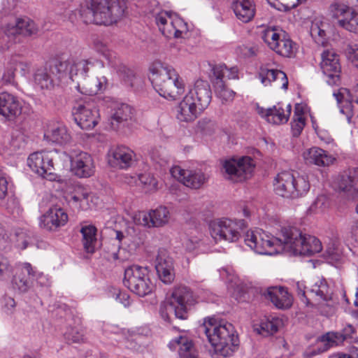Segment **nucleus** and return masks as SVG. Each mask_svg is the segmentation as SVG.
<instances>
[{
    "mask_svg": "<svg viewBox=\"0 0 358 358\" xmlns=\"http://www.w3.org/2000/svg\"><path fill=\"white\" fill-rule=\"evenodd\" d=\"M201 329L205 333L216 354L229 357L238 349L239 340L234 327L226 322L210 317L205 319Z\"/></svg>",
    "mask_w": 358,
    "mask_h": 358,
    "instance_id": "obj_1",
    "label": "nucleus"
},
{
    "mask_svg": "<svg viewBox=\"0 0 358 358\" xmlns=\"http://www.w3.org/2000/svg\"><path fill=\"white\" fill-rule=\"evenodd\" d=\"M81 64L73 56L65 54L57 55L45 62L43 67L37 69L34 80L41 89L51 90L55 82L60 81L67 75L73 79L78 75V66Z\"/></svg>",
    "mask_w": 358,
    "mask_h": 358,
    "instance_id": "obj_2",
    "label": "nucleus"
},
{
    "mask_svg": "<svg viewBox=\"0 0 358 358\" xmlns=\"http://www.w3.org/2000/svg\"><path fill=\"white\" fill-rule=\"evenodd\" d=\"M125 10L124 4L118 0H85L79 14L86 24L110 25L121 18Z\"/></svg>",
    "mask_w": 358,
    "mask_h": 358,
    "instance_id": "obj_3",
    "label": "nucleus"
},
{
    "mask_svg": "<svg viewBox=\"0 0 358 358\" xmlns=\"http://www.w3.org/2000/svg\"><path fill=\"white\" fill-rule=\"evenodd\" d=\"M211 94L210 87L207 81L196 80L194 88H189L180 101V121L194 120L210 104Z\"/></svg>",
    "mask_w": 358,
    "mask_h": 358,
    "instance_id": "obj_4",
    "label": "nucleus"
},
{
    "mask_svg": "<svg viewBox=\"0 0 358 358\" xmlns=\"http://www.w3.org/2000/svg\"><path fill=\"white\" fill-rule=\"evenodd\" d=\"M150 80L161 96L170 99L177 98L179 94V74L176 69L155 61L150 67Z\"/></svg>",
    "mask_w": 358,
    "mask_h": 358,
    "instance_id": "obj_5",
    "label": "nucleus"
},
{
    "mask_svg": "<svg viewBox=\"0 0 358 358\" xmlns=\"http://www.w3.org/2000/svg\"><path fill=\"white\" fill-rule=\"evenodd\" d=\"M284 250H287L293 255L311 256L322 250L320 241L315 236L303 234L294 227H282Z\"/></svg>",
    "mask_w": 358,
    "mask_h": 358,
    "instance_id": "obj_6",
    "label": "nucleus"
},
{
    "mask_svg": "<svg viewBox=\"0 0 358 358\" xmlns=\"http://www.w3.org/2000/svg\"><path fill=\"white\" fill-rule=\"evenodd\" d=\"M293 171H283L277 174L273 181L276 194L287 199H296L306 195L310 185L308 177Z\"/></svg>",
    "mask_w": 358,
    "mask_h": 358,
    "instance_id": "obj_7",
    "label": "nucleus"
},
{
    "mask_svg": "<svg viewBox=\"0 0 358 358\" xmlns=\"http://www.w3.org/2000/svg\"><path fill=\"white\" fill-rule=\"evenodd\" d=\"M282 228L275 236L265 231H248L244 237L245 244L259 255H273L278 253V247L284 250V236Z\"/></svg>",
    "mask_w": 358,
    "mask_h": 358,
    "instance_id": "obj_8",
    "label": "nucleus"
},
{
    "mask_svg": "<svg viewBox=\"0 0 358 358\" xmlns=\"http://www.w3.org/2000/svg\"><path fill=\"white\" fill-rule=\"evenodd\" d=\"M245 227L243 220H233L222 218L210 224L211 236L215 241H237L241 237V230Z\"/></svg>",
    "mask_w": 358,
    "mask_h": 358,
    "instance_id": "obj_9",
    "label": "nucleus"
},
{
    "mask_svg": "<svg viewBox=\"0 0 358 358\" xmlns=\"http://www.w3.org/2000/svg\"><path fill=\"white\" fill-rule=\"evenodd\" d=\"M124 283L131 292L140 296L151 293L153 289L147 268L137 265L125 270Z\"/></svg>",
    "mask_w": 358,
    "mask_h": 358,
    "instance_id": "obj_10",
    "label": "nucleus"
},
{
    "mask_svg": "<svg viewBox=\"0 0 358 358\" xmlns=\"http://www.w3.org/2000/svg\"><path fill=\"white\" fill-rule=\"evenodd\" d=\"M355 328L346 325L341 331H329L317 338L316 348L310 352V357L327 351L329 348L341 345L344 341L357 342Z\"/></svg>",
    "mask_w": 358,
    "mask_h": 358,
    "instance_id": "obj_11",
    "label": "nucleus"
},
{
    "mask_svg": "<svg viewBox=\"0 0 358 358\" xmlns=\"http://www.w3.org/2000/svg\"><path fill=\"white\" fill-rule=\"evenodd\" d=\"M253 159L248 156L242 157L238 159L231 158L225 160L222 168L229 178L236 181H242L248 178L255 169Z\"/></svg>",
    "mask_w": 358,
    "mask_h": 358,
    "instance_id": "obj_12",
    "label": "nucleus"
},
{
    "mask_svg": "<svg viewBox=\"0 0 358 358\" xmlns=\"http://www.w3.org/2000/svg\"><path fill=\"white\" fill-rule=\"evenodd\" d=\"M73 115L76 122L83 129L94 128L100 120L99 111L94 102L78 103L73 108Z\"/></svg>",
    "mask_w": 358,
    "mask_h": 358,
    "instance_id": "obj_13",
    "label": "nucleus"
},
{
    "mask_svg": "<svg viewBox=\"0 0 358 358\" xmlns=\"http://www.w3.org/2000/svg\"><path fill=\"white\" fill-rule=\"evenodd\" d=\"M171 218V213L165 206H159L149 211L136 212L133 217L136 224L150 227H160L167 224Z\"/></svg>",
    "mask_w": 358,
    "mask_h": 358,
    "instance_id": "obj_14",
    "label": "nucleus"
},
{
    "mask_svg": "<svg viewBox=\"0 0 358 358\" xmlns=\"http://www.w3.org/2000/svg\"><path fill=\"white\" fill-rule=\"evenodd\" d=\"M28 165L30 169L43 178L50 180L55 179L52 173L54 164L50 152H36L29 155Z\"/></svg>",
    "mask_w": 358,
    "mask_h": 358,
    "instance_id": "obj_15",
    "label": "nucleus"
},
{
    "mask_svg": "<svg viewBox=\"0 0 358 358\" xmlns=\"http://www.w3.org/2000/svg\"><path fill=\"white\" fill-rule=\"evenodd\" d=\"M338 57L339 56L334 50H327L322 54L320 66L326 76V82L329 85H338L340 84L341 66Z\"/></svg>",
    "mask_w": 358,
    "mask_h": 358,
    "instance_id": "obj_16",
    "label": "nucleus"
},
{
    "mask_svg": "<svg viewBox=\"0 0 358 358\" xmlns=\"http://www.w3.org/2000/svg\"><path fill=\"white\" fill-rule=\"evenodd\" d=\"M352 92L353 94L347 88L341 87L333 93L341 113L345 115L348 122H350L353 116H358V110L353 105V102L358 105V83L354 87Z\"/></svg>",
    "mask_w": 358,
    "mask_h": 358,
    "instance_id": "obj_17",
    "label": "nucleus"
},
{
    "mask_svg": "<svg viewBox=\"0 0 358 358\" xmlns=\"http://www.w3.org/2000/svg\"><path fill=\"white\" fill-rule=\"evenodd\" d=\"M69 222V215L64 209L52 206L39 218V226L48 231H57Z\"/></svg>",
    "mask_w": 358,
    "mask_h": 358,
    "instance_id": "obj_18",
    "label": "nucleus"
},
{
    "mask_svg": "<svg viewBox=\"0 0 358 358\" xmlns=\"http://www.w3.org/2000/svg\"><path fill=\"white\" fill-rule=\"evenodd\" d=\"M64 198L69 205L78 210H87L93 207L95 196L87 187L77 185L66 191Z\"/></svg>",
    "mask_w": 358,
    "mask_h": 358,
    "instance_id": "obj_19",
    "label": "nucleus"
},
{
    "mask_svg": "<svg viewBox=\"0 0 358 358\" xmlns=\"http://www.w3.org/2000/svg\"><path fill=\"white\" fill-rule=\"evenodd\" d=\"M71 171L80 178H87L95 173L96 166L92 156L85 152H80L71 159Z\"/></svg>",
    "mask_w": 358,
    "mask_h": 358,
    "instance_id": "obj_20",
    "label": "nucleus"
},
{
    "mask_svg": "<svg viewBox=\"0 0 358 358\" xmlns=\"http://www.w3.org/2000/svg\"><path fill=\"white\" fill-rule=\"evenodd\" d=\"M260 294L271 302L278 309L289 308L293 303V297L287 289L281 286L260 288Z\"/></svg>",
    "mask_w": 358,
    "mask_h": 358,
    "instance_id": "obj_21",
    "label": "nucleus"
},
{
    "mask_svg": "<svg viewBox=\"0 0 358 358\" xmlns=\"http://www.w3.org/2000/svg\"><path fill=\"white\" fill-rule=\"evenodd\" d=\"M12 284L14 288L26 292L39 275L29 263H20L13 268Z\"/></svg>",
    "mask_w": 358,
    "mask_h": 358,
    "instance_id": "obj_22",
    "label": "nucleus"
},
{
    "mask_svg": "<svg viewBox=\"0 0 358 358\" xmlns=\"http://www.w3.org/2000/svg\"><path fill=\"white\" fill-rule=\"evenodd\" d=\"M136 160V154L125 146H117L110 150L108 154V163L113 168L127 169Z\"/></svg>",
    "mask_w": 358,
    "mask_h": 358,
    "instance_id": "obj_23",
    "label": "nucleus"
},
{
    "mask_svg": "<svg viewBox=\"0 0 358 358\" xmlns=\"http://www.w3.org/2000/svg\"><path fill=\"white\" fill-rule=\"evenodd\" d=\"M179 308V288L174 287L171 289L166 295L163 306L161 310L162 317L172 322L178 318Z\"/></svg>",
    "mask_w": 358,
    "mask_h": 358,
    "instance_id": "obj_24",
    "label": "nucleus"
},
{
    "mask_svg": "<svg viewBox=\"0 0 358 358\" xmlns=\"http://www.w3.org/2000/svg\"><path fill=\"white\" fill-rule=\"evenodd\" d=\"M156 20L159 29L166 37L171 38L178 36L179 30L176 25L178 24L179 17L177 14L162 11L157 15Z\"/></svg>",
    "mask_w": 358,
    "mask_h": 358,
    "instance_id": "obj_25",
    "label": "nucleus"
},
{
    "mask_svg": "<svg viewBox=\"0 0 358 358\" xmlns=\"http://www.w3.org/2000/svg\"><path fill=\"white\" fill-rule=\"evenodd\" d=\"M37 28L34 21L29 18H19L15 25H8L5 29L6 38L29 36L36 34Z\"/></svg>",
    "mask_w": 358,
    "mask_h": 358,
    "instance_id": "obj_26",
    "label": "nucleus"
},
{
    "mask_svg": "<svg viewBox=\"0 0 358 358\" xmlns=\"http://www.w3.org/2000/svg\"><path fill=\"white\" fill-rule=\"evenodd\" d=\"M22 104L14 95L3 92L0 94V115L13 118L21 114Z\"/></svg>",
    "mask_w": 358,
    "mask_h": 358,
    "instance_id": "obj_27",
    "label": "nucleus"
},
{
    "mask_svg": "<svg viewBox=\"0 0 358 358\" xmlns=\"http://www.w3.org/2000/svg\"><path fill=\"white\" fill-rule=\"evenodd\" d=\"M44 138L49 141L62 145L71 141V136L67 128L59 123H52L48 125L44 133Z\"/></svg>",
    "mask_w": 358,
    "mask_h": 358,
    "instance_id": "obj_28",
    "label": "nucleus"
},
{
    "mask_svg": "<svg viewBox=\"0 0 358 358\" xmlns=\"http://www.w3.org/2000/svg\"><path fill=\"white\" fill-rule=\"evenodd\" d=\"M336 185L341 192L351 193L352 195L358 194V168L340 174Z\"/></svg>",
    "mask_w": 358,
    "mask_h": 358,
    "instance_id": "obj_29",
    "label": "nucleus"
},
{
    "mask_svg": "<svg viewBox=\"0 0 358 358\" xmlns=\"http://www.w3.org/2000/svg\"><path fill=\"white\" fill-rule=\"evenodd\" d=\"M259 78L264 86L270 85L271 82H276L283 90H287L288 87L287 75L280 70L268 69L262 66L259 72Z\"/></svg>",
    "mask_w": 358,
    "mask_h": 358,
    "instance_id": "obj_30",
    "label": "nucleus"
},
{
    "mask_svg": "<svg viewBox=\"0 0 358 358\" xmlns=\"http://www.w3.org/2000/svg\"><path fill=\"white\" fill-rule=\"evenodd\" d=\"M231 8L237 19L244 23L250 22L255 15V5L253 0H234Z\"/></svg>",
    "mask_w": 358,
    "mask_h": 358,
    "instance_id": "obj_31",
    "label": "nucleus"
},
{
    "mask_svg": "<svg viewBox=\"0 0 358 358\" xmlns=\"http://www.w3.org/2000/svg\"><path fill=\"white\" fill-rule=\"evenodd\" d=\"M155 268L159 279L164 283H171L174 280L172 259L165 254H159L157 256Z\"/></svg>",
    "mask_w": 358,
    "mask_h": 358,
    "instance_id": "obj_32",
    "label": "nucleus"
},
{
    "mask_svg": "<svg viewBox=\"0 0 358 358\" xmlns=\"http://www.w3.org/2000/svg\"><path fill=\"white\" fill-rule=\"evenodd\" d=\"M303 156L307 163L319 166H329L335 160V158L329 155L327 151L317 147L307 150L303 152Z\"/></svg>",
    "mask_w": 358,
    "mask_h": 358,
    "instance_id": "obj_33",
    "label": "nucleus"
},
{
    "mask_svg": "<svg viewBox=\"0 0 358 358\" xmlns=\"http://www.w3.org/2000/svg\"><path fill=\"white\" fill-rule=\"evenodd\" d=\"M296 43L285 34L282 32L271 50L285 57H294L296 52Z\"/></svg>",
    "mask_w": 358,
    "mask_h": 358,
    "instance_id": "obj_34",
    "label": "nucleus"
},
{
    "mask_svg": "<svg viewBox=\"0 0 358 358\" xmlns=\"http://www.w3.org/2000/svg\"><path fill=\"white\" fill-rule=\"evenodd\" d=\"M133 234L127 232L124 234L122 231H116V238L130 252H136L144 244V238L141 234L135 232L133 229Z\"/></svg>",
    "mask_w": 358,
    "mask_h": 358,
    "instance_id": "obj_35",
    "label": "nucleus"
},
{
    "mask_svg": "<svg viewBox=\"0 0 358 358\" xmlns=\"http://www.w3.org/2000/svg\"><path fill=\"white\" fill-rule=\"evenodd\" d=\"M206 178L203 173L199 171H189L180 169V183L187 187L197 189L205 182Z\"/></svg>",
    "mask_w": 358,
    "mask_h": 358,
    "instance_id": "obj_36",
    "label": "nucleus"
},
{
    "mask_svg": "<svg viewBox=\"0 0 358 358\" xmlns=\"http://www.w3.org/2000/svg\"><path fill=\"white\" fill-rule=\"evenodd\" d=\"M196 303V299L190 288L180 286V320H187Z\"/></svg>",
    "mask_w": 358,
    "mask_h": 358,
    "instance_id": "obj_37",
    "label": "nucleus"
},
{
    "mask_svg": "<svg viewBox=\"0 0 358 358\" xmlns=\"http://www.w3.org/2000/svg\"><path fill=\"white\" fill-rule=\"evenodd\" d=\"M180 358H199V352L188 331L180 329Z\"/></svg>",
    "mask_w": 358,
    "mask_h": 358,
    "instance_id": "obj_38",
    "label": "nucleus"
},
{
    "mask_svg": "<svg viewBox=\"0 0 358 358\" xmlns=\"http://www.w3.org/2000/svg\"><path fill=\"white\" fill-rule=\"evenodd\" d=\"M83 235V245L85 250L90 253H93L97 244V229L95 226L89 224L83 225L80 229Z\"/></svg>",
    "mask_w": 358,
    "mask_h": 358,
    "instance_id": "obj_39",
    "label": "nucleus"
},
{
    "mask_svg": "<svg viewBox=\"0 0 358 358\" xmlns=\"http://www.w3.org/2000/svg\"><path fill=\"white\" fill-rule=\"evenodd\" d=\"M308 295L317 297L323 301H329L331 299V291L325 278H317L314 284L308 290Z\"/></svg>",
    "mask_w": 358,
    "mask_h": 358,
    "instance_id": "obj_40",
    "label": "nucleus"
},
{
    "mask_svg": "<svg viewBox=\"0 0 358 358\" xmlns=\"http://www.w3.org/2000/svg\"><path fill=\"white\" fill-rule=\"evenodd\" d=\"M265 119L269 123L279 124L288 121L289 114H285L281 106H274L266 110Z\"/></svg>",
    "mask_w": 358,
    "mask_h": 358,
    "instance_id": "obj_41",
    "label": "nucleus"
},
{
    "mask_svg": "<svg viewBox=\"0 0 358 358\" xmlns=\"http://www.w3.org/2000/svg\"><path fill=\"white\" fill-rule=\"evenodd\" d=\"M141 190L145 194H152L159 189V182L153 174L150 173H141L138 176Z\"/></svg>",
    "mask_w": 358,
    "mask_h": 358,
    "instance_id": "obj_42",
    "label": "nucleus"
},
{
    "mask_svg": "<svg viewBox=\"0 0 358 358\" xmlns=\"http://www.w3.org/2000/svg\"><path fill=\"white\" fill-rule=\"evenodd\" d=\"M213 85L217 96L222 100V103L233 101L235 92L227 87L224 80L220 78H215Z\"/></svg>",
    "mask_w": 358,
    "mask_h": 358,
    "instance_id": "obj_43",
    "label": "nucleus"
},
{
    "mask_svg": "<svg viewBox=\"0 0 358 358\" xmlns=\"http://www.w3.org/2000/svg\"><path fill=\"white\" fill-rule=\"evenodd\" d=\"M217 129V123L215 120L203 117L199 120L194 127L195 134L201 136H211Z\"/></svg>",
    "mask_w": 358,
    "mask_h": 358,
    "instance_id": "obj_44",
    "label": "nucleus"
},
{
    "mask_svg": "<svg viewBox=\"0 0 358 358\" xmlns=\"http://www.w3.org/2000/svg\"><path fill=\"white\" fill-rule=\"evenodd\" d=\"M213 75L215 78H220L224 80V78L229 80L236 79L238 76V69L237 67L228 68L225 64L215 65L213 68Z\"/></svg>",
    "mask_w": 358,
    "mask_h": 358,
    "instance_id": "obj_45",
    "label": "nucleus"
},
{
    "mask_svg": "<svg viewBox=\"0 0 358 358\" xmlns=\"http://www.w3.org/2000/svg\"><path fill=\"white\" fill-rule=\"evenodd\" d=\"M338 26L350 32L358 34V13L353 9L347 17L338 20Z\"/></svg>",
    "mask_w": 358,
    "mask_h": 358,
    "instance_id": "obj_46",
    "label": "nucleus"
},
{
    "mask_svg": "<svg viewBox=\"0 0 358 358\" xmlns=\"http://www.w3.org/2000/svg\"><path fill=\"white\" fill-rule=\"evenodd\" d=\"M353 8L349 6L340 3H333L329 6V11L333 18L338 21L341 18L347 17L352 11Z\"/></svg>",
    "mask_w": 358,
    "mask_h": 358,
    "instance_id": "obj_47",
    "label": "nucleus"
},
{
    "mask_svg": "<svg viewBox=\"0 0 358 358\" xmlns=\"http://www.w3.org/2000/svg\"><path fill=\"white\" fill-rule=\"evenodd\" d=\"M280 324L281 320L278 317H265L261 321L260 329L267 334L272 335L278 331Z\"/></svg>",
    "mask_w": 358,
    "mask_h": 358,
    "instance_id": "obj_48",
    "label": "nucleus"
},
{
    "mask_svg": "<svg viewBox=\"0 0 358 358\" xmlns=\"http://www.w3.org/2000/svg\"><path fill=\"white\" fill-rule=\"evenodd\" d=\"M305 126V118L302 111H299L298 106L295 108L294 121L292 123V135L299 136Z\"/></svg>",
    "mask_w": 358,
    "mask_h": 358,
    "instance_id": "obj_49",
    "label": "nucleus"
},
{
    "mask_svg": "<svg viewBox=\"0 0 358 358\" xmlns=\"http://www.w3.org/2000/svg\"><path fill=\"white\" fill-rule=\"evenodd\" d=\"M133 115V109L127 104H121L113 114L112 119L117 122L127 121L130 119Z\"/></svg>",
    "mask_w": 358,
    "mask_h": 358,
    "instance_id": "obj_50",
    "label": "nucleus"
},
{
    "mask_svg": "<svg viewBox=\"0 0 358 358\" xmlns=\"http://www.w3.org/2000/svg\"><path fill=\"white\" fill-rule=\"evenodd\" d=\"M280 35L281 33H278L274 27L265 28L261 32L262 39L268 45L271 49Z\"/></svg>",
    "mask_w": 358,
    "mask_h": 358,
    "instance_id": "obj_51",
    "label": "nucleus"
},
{
    "mask_svg": "<svg viewBox=\"0 0 358 358\" xmlns=\"http://www.w3.org/2000/svg\"><path fill=\"white\" fill-rule=\"evenodd\" d=\"M13 269L10 264L8 259L0 256V280H6L10 278Z\"/></svg>",
    "mask_w": 358,
    "mask_h": 358,
    "instance_id": "obj_52",
    "label": "nucleus"
},
{
    "mask_svg": "<svg viewBox=\"0 0 358 358\" xmlns=\"http://www.w3.org/2000/svg\"><path fill=\"white\" fill-rule=\"evenodd\" d=\"M295 289L298 297L301 301L306 306H312L310 299L308 295V291H306V286L303 282H296L295 284Z\"/></svg>",
    "mask_w": 358,
    "mask_h": 358,
    "instance_id": "obj_53",
    "label": "nucleus"
},
{
    "mask_svg": "<svg viewBox=\"0 0 358 358\" xmlns=\"http://www.w3.org/2000/svg\"><path fill=\"white\" fill-rule=\"evenodd\" d=\"M16 242L17 246L24 249L27 246L29 239V231L25 229H20L15 231Z\"/></svg>",
    "mask_w": 358,
    "mask_h": 358,
    "instance_id": "obj_54",
    "label": "nucleus"
},
{
    "mask_svg": "<svg viewBox=\"0 0 358 358\" xmlns=\"http://www.w3.org/2000/svg\"><path fill=\"white\" fill-rule=\"evenodd\" d=\"M345 52L348 59L358 69V45L355 43L348 44Z\"/></svg>",
    "mask_w": 358,
    "mask_h": 358,
    "instance_id": "obj_55",
    "label": "nucleus"
},
{
    "mask_svg": "<svg viewBox=\"0 0 358 358\" xmlns=\"http://www.w3.org/2000/svg\"><path fill=\"white\" fill-rule=\"evenodd\" d=\"M194 33L193 26L180 18V38H189Z\"/></svg>",
    "mask_w": 358,
    "mask_h": 358,
    "instance_id": "obj_56",
    "label": "nucleus"
},
{
    "mask_svg": "<svg viewBox=\"0 0 358 358\" xmlns=\"http://www.w3.org/2000/svg\"><path fill=\"white\" fill-rule=\"evenodd\" d=\"M171 178L169 179L167 184L170 185L171 188H176L179 182V166H174L170 170Z\"/></svg>",
    "mask_w": 358,
    "mask_h": 358,
    "instance_id": "obj_57",
    "label": "nucleus"
},
{
    "mask_svg": "<svg viewBox=\"0 0 358 358\" xmlns=\"http://www.w3.org/2000/svg\"><path fill=\"white\" fill-rule=\"evenodd\" d=\"M8 192V180L3 176L0 174V200L3 199Z\"/></svg>",
    "mask_w": 358,
    "mask_h": 358,
    "instance_id": "obj_58",
    "label": "nucleus"
},
{
    "mask_svg": "<svg viewBox=\"0 0 358 358\" xmlns=\"http://www.w3.org/2000/svg\"><path fill=\"white\" fill-rule=\"evenodd\" d=\"M137 179L135 176L129 174H124L121 176V182L124 184L133 187L137 184Z\"/></svg>",
    "mask_w": 358,
    "mask_h": 358,
    "instance_id": "obj_59",
    "label": "nucleus"
},
{
    "mask_svg": "<svg viewBox=\"0 0 358 358\" xmlns=\"http://www.w3.org/2000/svg\"><path fill=\"white\" fill-rule=\"evenodd\" d=\"M95 49L101 52L105 57H108L110 55L109 50L106 44L103 43L101 41H97L94 43Z\"/></svg>",
    "mask_w": 358,
    "mask_h": 358,
    "instance_id": "obj_60",
    "label": "nucleus"
},
{
    "mask_svg": "<svg viewBox=\"0 0 358 358\" xmlns=\"http://www.w3.org/2000/svg\"><path fill=\"white\" fill-rule=\"evenodd\" d=\"M117 299L122 303L124 306H128L130 304V296L128 293L125 292H120Z\"/></svg>",
    "mask_w": 358,
    "mask_h": 358,
    "instance_id": "obj_61",
    "label": "nucleus"
},
{
    "mask_svg": "<svg viewBox=\"0 0 358 358\" xmlns=\"http://www.w3.org/2000/svg\"><path fill=\"white\" fill-rule=\"evenodd\" d=\"M197 241H194V240H192V239H189L187 241L186 243H185V248H186V250H188V251H192L193 250H194L196 246H197Z\"/></svg>",
    "mask_w": 358,
    "mask_h": 358,
    "instance_id": "obj_62",
    "label": "nucleus"
},
{
    "mask_svg": "<svg viewBox=\"0 0 358 358\" xmlns=\"http://www.w3.org/2000/svg\"><path fill=\"white\" fill-rule=\"evenodd\" d=\"M10 44L7 42L6 37L0 38V51H4L9 49Z\"/></svg>",
    "mask_w": 358,
    "mask_h": 358,
    "instance_id": "obj_63",
    "label": "nucleus"
},
{
    "mask_svg": "<svg viewBox=\"0 0 358 358\" xmlns=\"http://www.w3.org/2000/svg\"><path fill=\"white\" fill-rule=\"evenodd\" d=\"M354 304L355 306L357 307V309L352 310V315L356 317V318H358V289H357V291L356 292V294H355V301H354Z\"/></svg>",
    "mask_w": 358,
    "mask_h": 358,
    "instance_id": "obj_64",
    "label": "nucleus"
}]
</instances>
